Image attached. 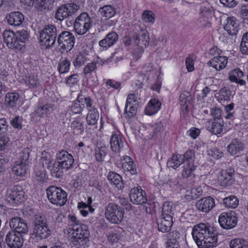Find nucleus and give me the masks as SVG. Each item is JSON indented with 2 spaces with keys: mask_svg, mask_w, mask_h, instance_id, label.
Segmentation results:
<instances>
[{
  "mask_svg": "<svg viewBox=\"0 0 248 248\" xmlns=\"http://www.w3.org/2000/svg\"><path fill=\"white\" fill-rule=\"evenodd\" d=\"M97 65H98V63L96 61H93L88 63L84 68L83 73L85 75L91 74L97 69Z\"/></svg>",
  "mask_w": 248,
  "mask_h": 248,
  "instance_id": "obj_55",
  "label": "nucleus"
},
{
  "mask_svg": "<svg viewBox=\"0 0 248 248\" xmlns=\"http://www.w3.org/2000/svg\"><path fill=\"white\" fill-rule=\"evenodd\" d=\"M83 103V97L81 95H78L77 99L71 106V110L75 114H80L84 108Z\"/></svg>",
  "mask_w": 248,
  "mask_h": 248,
  "instance_id": "obj_33",
  "label": "nucleus"
},
{
  "mask_svg": "<svg viewBox=\"0 0 248 248\" xmlns=\"http://www.w3.org/2000/svg\"><path fill=\"white\" fill-rule=\"evenodd\" d=\"M47 164V162H46ZM47 168L53 176L58 178L61 175V170L62 169L59 162L57 160H49L47 163Z\"/></svg>",
  "mask_w": 248,
  "mask_h": 248,
  "instance_id": "obj_31",
  "label": "nucleus"
},
{
  "mask_svg": "<svg viewBox=\"0 0 248 248\" xmlns=\"http://www.w3.org/2000/svg\"><path fill=\"white\" fill-rule=\"evenodd\" d=\"M11 231H14L17 234H26L29 231V227L27 222L20 217L12 218L9 222Z\"/></svg>",
  "mask_w": 248,
  "mask_h": 248,
  "instance_id": "obj_12",
  "label": "nucleus"
},
{
  "mask_svg": "<svg viewBox=\"0 0 248 248\" xmlns=\"http://www.w3.org/2000/svg\"><path fill=\"white\" fill-rule=\"evenodd\" d=\"M35 179L39 182H44L46 180V171L43 166H36L34 169Z\"/></svg>",
  "mask_w": 248,
  "mask_h": 248,
  "instance_id": "obj_39",
  "label": "nucleus"
},
{
  "mask_svg": "<svg viewBox=\"0 0 248 248\" xmlns=\"http://www.w3.org/2000/svg\"><path fill=\"white\" fill-rule=\"evenodd\" d=\"M26 84L30 88H34L39 86L40 82L37 76H30L25 80Z\"/></svg>",
  "mask_w": 248,
  "mask_h": 248,
  "instance_id": "obj_53",
  "label": "nucleus"
},
{
  "mask_svg": "<svg viewBox=\"0 0 248 248\" xmlns=\"http://www.w3.org/2000/svg\"><path fill=\"white\" fill-rule=\"evenodd\" d=\"M38 106L43 117L51 114L54 110V105H53L46 104L44 105H39Z\"/></svg>",
  "mask_w": 248,
  "mask_h": 248,
  "instance_id": "obj_54",
  "label": "nucleus"
},
{
  "mask_svg": "<svg viewBox=\"0 0 248 248\" xmlns=\"http://www.w3.org/2000/svg\"><path fill=\"white\" fill-rule=\"evenodd\" d=\"M223 203L227 207L235 208L238 204V200L235 196H231L224 198Z\"/></svg>",
  "mask_w": 248,
  "mask_h": 248,
  "instance_id": "obj_47",
  "label": "nucleus"
},
{
  "mask_svg": "<svg viewBox=\"0 0 248 248\" xmlns=\"http://www.w3.org/2000/svg\"><path fill=\"white\" fill-rule=\"evenodd\" d=\"M216 230L208 224L199 223L193 227L192 235L199 248H213L217 243Z\"/></svg>",
  "mask_w": 248,
  "mask_h": 248,
  "instance_id": "obj_1",
  "label": "nucleus"
},
{
  "mask_svg": "<svg viewBox=\"0 0 248 248\" xmlns=\"http://www.w3.org/2000/svg\"><path fill=\"white\" fill-rule=\"evenodd\" d=\"M224 6L230 8H234L236 6L238 1L236 0H219Z\"/></svg>",
  "mask_w": 248,
  "mask_h": 248,
  "instance_id": "obj_63",
  "label": "nucleus"
},
{
  "mask_svg": "<svg viewBox=\"0 0 248 248\" xmlns=\"http://www.w3.org/2000/svg\"><path fill=\"white\" fill-rule=\"evenodd\" d=\"M120 238L119 234L113 232H109L108 235V241L112 243L117 242Z\"/></svg>",
  "mask_w": 248,
  "mask_h": 248,
  "instance_id": "obj_64",
  "label": "nucleus"
},
{
  "mask_svg": "<svg viewBox=\"0 0 248 248\" xmlns=\"http://www.w3.org/2000/svg\"><path fill=\"white\" fill-rule=\"evenodd\" d=\"M88 54L85 52H79L76 58L73 62V65L76 67H80L86 62L89 61Z\"/></svg>",
  "mask_w": 248,
  "mask_h": 248,
  "instance_id": "obj_40",
  "label": "nucleus"
},
{
  "mask_svg": "<svg viewBox=\"0 0 248 248\" xmlns=\"http://www.w3.org/2000/svg\"><path fill=\"white\" fill-rule=\"evenodd\" d=\"M56 160L59 162L62 169L68 170L74 163L73 156L67 151L62 150L56 155Z\"/></svg>",
  "mask_w": 248,
  "mask_h": 248,
  "instance_id": "obj_13",
  "label": "nucleus"
},
{
  "mask_svg": "<svg viewBox=\"0 0 248 248\" xmlns=\"http://www.w3.org/2000/svg\"><path fill=\"white\" fill-rule=\"evenodd\" d=\"M182 163L184 164V157L182 155H173L170 160H169L167 165L169 167L174 169L178 168Z\"/></svg>",
  "mask_w": 248,
  "mask_h": 248,
  "instance_id": "obj_41",
  "label": "nucleus"
},
{
  "mask_svg": "<svg viewBox=\"0 0 248 248\" xmlns=\"http://www.w3.org/2000/svg\"><path fill=\"white\" fill-rule=\"evenodd\" d=\"M71 241L73 245L79 247L89 241L90 231L85 224L73 225Z\"/></svg>",
  "mask_w": 248,
  "mask_h": 248,
  "instance_id": "obj_4",
  "label": "nucleus"
},
{
  "mask_svg": "<svg viewBox=\"0 0 248 248\" xmlns=\"http://www.w3.org/2000/svg\"><path fill=\"white\" fill-rule=\"evenodd\" d=\"M9 162L8 156L5 154L0 155V171H3L6 168V165Z\"/></svg>",
  "mask_w": 248,
  "mask_h": 248,
  "instance_id": "obj_61",
  "label": "nucleus"
},
{
  "mask_svg": "<svg viewBox=\"0 0 248 248\" xmlns=\"http://www.w3.org/2000/svg\"><path fill=\"white\" fill-rule=\"evenodd\" d=\"M32 236L37 240L46 239L51 234L46 218L41 215H36L33 220Z\"/></svg>",
  "mask_w": 248,
  "mask_h": 248,
  "instance_id": "obj_3",
  "label": "nucleus"
},
{
  "mask_svg": "<svg viewBox=\"0 0 248 248\" xmlns=\"http://www.w3.org/2000/svg\"><path fill=\"white\" fill-rule=\"evenodd\" d=\"M123 167L124 170H127L132 175H135L137 173V169L134 162L129 164L123 163Z\"/></svg>",
  "mask_w": 248,
  "mask_h": 248,
  "instance_id": "obj_59",
  "label": "nucleus"
},
{
  "mask_svg": "<svg viewBox=\"0 0 248 248\" xmlns=\"http://www.w3.org/2000/svg\"><path fill=\"white\" fill-rule=\"evenodd\" d=\"M244 144L238 139L232 140L231 143L227 146L228 152L232 155H235L243 150Z\"/></svg>",
  "mask_w": 248,
  "mask_h": 248,
  "instance_id": "obj_26",
  "label": "nucleus"
},
{
  "mask_svg": "<svg viewBox=\"0 0 248 248\" xmlns=\"http://www.w3.org/2000/svg\"><path fill=\"white\" fill-rule=\"evenodd\" d=\"M207 129L213 134H220L223 130V122L221 119L209 121L206 124Z\"/></svg>",
  "mask_w": 248,
  "mask_h": 248,
  "instance_id": "obj_20",
  "label": "nucleus"
},
{
  "mask_svg": "<svg viewBox=\"0 0 248 248\" xmlns=\"http://www.w3.org/2000/svg\"><path fill=\"white\" fill-rule=\"evenodd\" d=\"M8 23L14 26H20L24 20L23 15L19 12H13L6 16Z\"/></svg>",
  "mask_w": 248,
  "mask_h": 248,
  "instance_id": "obj_25",
  "label": "nucleus"
},
{
  "mask_svg": "<svg viewBox=\"0 0 248 248\" xmlns=\"http://www.w3.org/2000/svg\"><path fill=\"white\" fill-rule=\"evenodd\" d=\"M71 127L73 133L75 135L81 134L84 130L83 122H81L78 120H75L72 122Z\"/></svg>",
  "mask_w": 248,
  "mask_h": 248,
  "instance_id": "obj_45",
  "label": "nucleus"
},
{
  "mask_svg": "<svg viewBox=\"0 0 248 248\" xmlns=\"http://www.w3.org/2000/svg\"><path fill=\"white\" fill-rule=\"evenodd\" d=\"M143 20L146 22L153 23L155 21V16L153 13L151 11H144L142 15Z\"/></svg>",
  "mask_w": 248,
  "mask_h": 248,
  "instance_id": "obj_58",
  "label": "nucleus"
},
{
  "mask_svg": "<svg viewBox=\"0 0 248 248\" xmlns=\"http://www.w3.org/2000/svg\"><path fill=\"white\" fill-rule=\"evenodd\" d=\"M218 223L224 229L228 230L234 228L237 223L235 213L233 211L222 213L218 217Z\"/></svg>",
  "mask_w": 248,
  "mask_h": 248,
  "instance_id": "obj_10",
  "label": "nucleus"
},
{
  "mask_svg": "<svg viewBox=\"0 0 248 248\" xmlns=\"http://www.w3.org/2000/svg\"><path fill=\"white\" fill-rule=\"evenodd\" d=\"M99 11L103 16L108 19L112 17L115 14V9L112 6L108 5L100 8Z\"/></svg>",
  "mask_w": 248,
  "mask_h": 248,
  "instance_id": "obj_43",
  "label": "nucleus"
},
{
  "mask_svg": "<svg viewBox=\"0 0 248 248\" xmlns=\"http://www.w3.org/2000/svg\"><path fill=\"white\" fill-rule=\"evenodd\" d=\"M63 5H65V9H67L66 10V12L69 16L78 11L79 8V6L74 3H67L63 4Z\"/></svg>",
  "mask_w": 248,
  "mask_h": 248,
  "instance_id": "obj_57",
  "label": "nucleus"
},
{
  "mask_svg": "<svg viewBox=\"0 0 248 248\" xmlns=\"http://www.w3.org/2000/svg\"><path fill=\"white\" fill-rule=\"evenodd\" d=\"M240 51L243 54L248 55V32L243 36L241 45Z\"/></svg>",
  "mask_w": 248,
  "mask_h": 248,
  "instance_id": "obj_51",
  "label": "nucleus"
},
{
  "mask_svg": "<svg viewBox=\"0 0 248 248\" xmlns=\"http://www.w3.org/2000/svg\"><path fill=\"white\" fill-rule=\"evenodd\" d=\"M174 208L172 202H164L162 206V217L167 219H172Z\"/></svg>",
  "mask_w": 248,
  "mask_h": 248,
  "instance_id": "obj_29",
  "label": "nucleus"
},
{
  "mask_svg": "<svg viewBox=\"0 0 248 248\" xmlns=\"http://www.w3.org/2000/svg\"><path fill=\"white\" fill-rule=\"evenodd\" d=\"M58 49L61 53L70 51L75 44V37L71 32H62L58 39Z\"/></svg>",
  "mask_w": 248,
  "mask_h": 248,
  "instance_id": "obj_8",
  "label": "nucleus"
},
{
  "mask_svg": "<svg viewBox=\"0 0 248 248\" xmlns=\"http://www.w3.org/2000/svg\"><path fill=\"white\" fill-rule=\"evenodd\" d=\"M150 37L148 32H140L134 36V42L136 44L143 45L144 47L148 46Z\"/></svg>",
  "mask_w": 248,
  "mask_h": 248,
  "instance_id": "obj_34",
  "label": "nucleus"
},
{
  "mask_svg": "<svg viewBox=\"0 0 248 248\" xmlns=\"http://www.w3.org/2000/svg\"><path fill=\"white\" fill-rule=\"evenodd\" d=\"M5 242L9 248H21L24 239L21 234L18 235L14 231H9L6 235Z\"/></svg>",
  "mask_w": 248,
  "mask_h": 248,
  "instance_id": "obj_14",
  "label": "nucleus"
},
{
  "mask_svg": "<svg viewBox=\"0 0 248 248\" xmlns=\"http://www.w3.org/2000/svg\"><path fill=\"white\" fill-rule=\"evenodd\" d=\"M203 193L202 189L200 186L190 188L186 190L185 194V198L188 200L195 199L201 196Z\"/></svg>",
  "mask_w": 248,
  "mask_h": 248,
  "instance_id": "obj_35",
  "label": "nucleus"
},
{
  "mask_svg": "<svg viewBox=\"0 0 248 248\" xmlns=\"http://www.w3.org/2000/svg\"><path fill=\"white\" fill-rule=\"evenodd\" d=\"M28 166L25 164L20 163L15 165L12 168V170L14 173L17 176H23L27 173Z\"/></svg>",
  "mask_w": 248,
  "mask_h": 248,
  "instance_id": "obj_44",
  "label": "nucleus"
},
{
  "mask_svg": "<svg viewBox=\"0 0 248 248\" xmlns=\"http://www.w3.org/2000/svg\"><path fill=\"white\" fill-rule=\"evenodd\" d=\"M244 76V73L239 68H236L230 71L229 73V79L231 82H235L240 85L246 84V81L241 79Z\"/></svg>",
  "mask_w": 248,
  "mask_h": 248,
  "instance_id": "obj_23",
  "label": "nucleus"
},
{
  "mask_svg": "<svg viewBox=\"0 0 248 248\" xmlns=\"http://www.w3.org/2000/svg\"><path fill=\"white\" fill-rule=\"evenodd\" d=\"M129 198L134 204L143 205L147 202L146 194L140 186L133 187L130 190Z\"/></svg>",
  "mask_w": 248,
  "mask_h": 248,
  "instance_id": "obj_11",
  "label": "nucleus"
},
{
  "mask_svg": "<svg viewBox=\"0 0 248 248\" xmlns=\"http://www.w3.org/2000/svg\"><path fill=\"white\" fill-rule=\"evenodd\" d=\"M31 151L29 148H25L21 152L20 160L21 163L28 166Z\"/></svg>",
  "mask_w": 248,
  "mask_h": 248,
  "instance_id": "obj_52",
  "label": "nucleus"
},
{
  "mask_svg": "<svg viewBox=\"0 0 248 248\" xmlns=\"http://www.w3.org/2000/svg\"><path fill=\"white\" fill-rule=\"evenodd\" d=\"M118 35L116 32H110L105 38L101 40L99 44L100 46L108 47L112 46L117 41Z\"/></svg>",
  "mask_w": 248,
  "mask_h": 248,
  "instance_id": "obj_28",
  "label": "nucleus"
},
{
  "mask_svg": "<svg viewBox=\"0 0 248 248\" xmlns=\"http://www.w3.org/2000/svg\"><path fill=\"white\" fill-rule=\"evenodd\" d=\"M110 147L112 151L115 153L120 152L124 147V142L119 135L113 134L110 139Z\"/></svg>",
  "mask_w": 248,
  "mask_h": 248,
  "instance_id": "obj_24",
  "label": "nucleus"
},
{
  "mask_svg": "<svg viewBox=\"0 0 248 248\" xmlns=\"http://www.w3.org/2000/svg\"><path fill=\"white\" fill-rule=\"evenodd\" d=\"M200 15L203 20L207 22V24L210 25V20L213 15L212 10L205 7H202Z\"/></svg>",
  "mask_w": 248,
  "mask_h": 248,
  "instance_id": "obj_46",
  "label": "nucleus"
},
{
  "mask_svg": "<svg viewBox=\"0 0 248 248\" xmlns=\"http://www.w3.org/2000/svg\"><path fill=\"white\" fill-rule=\"evenodd\" d=\"M3 36L7 46L16 50L24 49V41L29 37L28 32H3Z\"/></svg>",
  "mask_w": 248,
  "mask_h": 248,
  "instance_id": "obj_2",
  "label": "nucleus"
},
{
  "mask_svg": "<svg viewBox=\"0 0 248 248\" xmlns=\"http://www.w3.org/2000/svg\"><path fill=\"white\" fill-rule=\"evenodd\" d=\"M137 100L134 94H129L127 98L124 108V113L128 118L134 116L137 111Z\"/></svg>",
  "mask_w": 248,
  "mask_h": 248,
  "instance_id": "obj_18",
  "label": "nucleus"
},
{
  "mask_svg": "<svg viewBox=\"0 0 248 248\" xmlns=\"http://www.w3.org/2000/svg\"><path fill=\"white\" fill-rule=\"evenodd\" d=\"M158 230L162 232H168L170 230L173 224L172 219L161 217L157 221Z\"/></svg>",
  "mask_w": 248,
  "mask_h": 248,
  "instance_id": "obj_32",
  "label": "nucleus"
},
{
  "mask_svg": "<svg viewBox=\"0 0 248 248\" xmlns=\"http://www.w3.org/2000/svg\"><path fill=\"white\" fill-rule=\"evenodd\" d=\"M195 205L199 211L207 213L215 206V199L211 196L202 198L197 202Z\"/></svg>",
  "mask_w": 248,
  "mask_h": 248,
  "instance_id": "obj_15",
  "label": "nucleus"
},
{
  "mask_svg": "<svg viewBox=\"0 0 248 248\" xmlns=\"http://www.w3.org/2000/svg\"><path fill=\"white\" fill-rule=\"evenodd\" d=\"M26 195L21 186L16 185L7 189L5 200L11 204H18L26 200Z\"/></svg>",
  "mask_w": 248,
  "mask_h": 248,
  "instance_id": "obj_7",
  "label": "nucleus"
},
{
  "mask_svg": "<svg viewBox=\"0 0 248 248\" xmlns=\"http://www.w3.org/2000/svg\"><path fill=\"white\" fill-rule=\"evenodd\" d=\"M66 10L65 5H62L57 9L55 15V18L60 21H62L69 17V16L66 12Z\"/></svg>",
  "mask_w": 248,
  "mask_h": 248,
  "instance_id": "obj_48",
  "label": "nucleus"
},
{
  "mask_svg": "<svg viewBox=\"0 0 248 248\" xmlns=\"http://www.w3.org/2000/svg\"><path fill=\"white\" fill-rule=\"evenodd\" d=\"M107 154V148L105 146L97 147L95 149V157L99 162L103 161Z\"/></svg>",
  "mask_w": 248,
  "mask_h": 248,
  "instance_id": "obj_49",
  "label": "nucleus"
},
{
  "mask_svg": "<svg viewBox=\"0 0 248 248\" xmlns=\"http://www.w3.org/2000/svg\"><path fill=\"white\" fill-rule=\"evenodd\" d=\"M183 157H184V166L182 175L184 177L187 178L192 175L195 169L194 151L193 150H187L183 155Z\"/></svg>",
  "mask_w": 248,
  "mask_h": 248,
  "instance_id": "obj_9",
  "label": "nucleus"
},
{
  "mask_svg": "<svg viewBox=\"0 0 248 248\" xmlns=\"http://www.w3.org/2000/svg\"><path fill=\"white\" fill-rule=\"evenodd\" d=\"M180 179L175 176H170L169 177L167 184H168L170 187L172 188H178L179 185Z\"/></svg>",
  "mask_w": 248,
  "mask_h": 248,
  "instance_id": "obj_60",
  "label": "nucleus"
},
{
  "mask_svg": "<svg viewBox=\"0 0 248 248\" xmlns=\"http://www.w3.org/2000/svg\"><path fill=\"white\" fill-rule=\"evenodd\" d=\"M229 245L230 248H248V242L242 238L232 239Z\"/></svg>",
  "mask_w": 248,
  "mask_h": 248,
  "instance_id": "obj_42",
  "label": "nucleus"
},
{
  "mask_svg": "<svg viewBox=\"0 0 248 248\" xmlns=\"http://www.w3.org/2000/svg\"><path fill=\"white\" fill-rule=\"evenodd\" d=\"M224 28L226 31H238L241 29L238 21L234 17L228 18L227 23Z\"/></svg>",
  "mask_w": 248,
  "mask_h": 248,
  "instance_id": "obj_36",
  "label": "nucleus"
},
{
  "mask_svg": "<svg viewBox=\"0 0 248 248\" xmlns=\"http://www.w3.org/2000/svg\"><path fill=\"white\" fill-rule=\"evenodd\" d=\"M19 99V94L16 92L8 93L4 98V104L7 108H14Z\"/></svg>",
  "mask_w": 248,
  "mask_h": 248,
  "instance_id": "obj_22",
  "label": "nucleus"
},
{
  "mask_svg": "<svg viewBox=\"0 0 248 248\" xmlns=\"http://www.w3.org/2000/svg\"><path fill=\"white\" fill-rule=\"evenodd\" d=\"M228 63V59L224 56H215L210 60L207 64L214 68L216 70L219 71L224 68Z\"/></svg>",
  "mask_w": 248,
  "mask_h": 248,
  "instance_id": "obj_21",
  "label": "nucleus"
},
{
  "mask_svg": "<svg viewBox=\"0 0 248 248\" xmlns=\"http://www.w3.org/2000/svg\"><path fill=\"white\" fill-rule=\"evenodd\" d=\"M122 208L115 203H109L106 207L105 217L111 223L119 224L124 217Z\"/></svg>",
  "mask_w": 248,
  "mask_h": 248,
  "instance_id": "obj_6",
  "label": "nucleus"
},
{
  "mask_svg": "<svg viewBox=\"0 0 248 248\" xmlns=\"http://www.w3.org/2000/svg\"><path fill=\"white\" fill-rule=\"evenodd\" d=\"M114 22L112 20L108 19L105 20L101 27L100 30L101 31H105V30H110L113 29L112 27L113 26Z\"/></svg>",
  "mask_w": 248,
  "mask_h": 248,
  "instance_id": "obj_62",
  "label": "nucleus"
},
{
  "mask_svg": "<svg viewBox=\"0 0 248 248\" xmlns=\"http://www.w3.org/2000/svg\"><path fill=\"white\" fill-rule=\"evenodd\" d=\"M235 171L232 168L225 170H222L219 181L223 186H232L234 182Z\"/></svg>",
  "mask_w": 248,
  "mask_h": 248,
  "instance_id": "obj_16",
  "label": "nucleus"
},
{
  "mask_svg": "<svg viewBox=\"0 0 248 248\" xmlns=\"http://www.w3.org/2000/svg\"><path fill=\"white\" fill-rule=\"evenodd\" d=\"M70 66V62L67 59L60 60L58 63V71L61 74L66 73L69 71Z\"/></svg>",
  "mask_w": 248,
  "mask_h": 248,
  "instance_id": "obj_50",
  "label": "nucleus"
},
{
  "mask_svg": "<svg viewBox=\"0 0 248 248\" xmlns=\"http://www.w3.org/2000/svg\"><path fill=\"white\" fill-rule=\"evenodd\" d=\"M87 31L91 29L92 26L91 19L86 13H81L76 19L74 23V29L75 31L80 30L81 27Z\"/></svg>",
  "mask_w": 248,
  "mask_h": 248,
  "instance_id": "obj_17",
  "label": "nucleus"
},
{
  "mask_svg": "<svg viewBox=\"0 0 248 248\" xmlns=\"http://www.w3.org/2000/svg\"><path fill=\"white\" fill-rule=\"evenodd\" d=\"M98 119L99 113L96 108L93 107L91 109H89L86 117L87 124L89 125H94L96 124Z\"/></svg>",
  "mask_w": 248,
  "mask_h": 248,
  "instance_id": "obj_37",
  "label": "nucleus"
},
{
  "mask_svg": "<svg viewBox=\"0 0 248 248\" xmlns=\"http://www.w3.org/2000/svg\"><path fill=\"white\" fill-rule=\"evenodd\" d=\"M107 178L110 183L114 185L118 189H122L124 188L122 177L118 173L111 171L108 173Z\"/></svg>",
  "mask_w": 248,
  "mask_h": 248,
  "instance_id": "obj_30",
  "label": "nucleus"
},
{
  "mask_svg": "<svg viewBox=\"0 0 248 248\" xmlns=\"http://www.w3.org/2000/svg\"><path fill=\"white\" fill-rule=\"evenodd\" d=\"M161 103L157 99H151L145 109V113L148 115L155 114L160 108Z\"/></svg>",
  "mask_w": 248,
  "mask_h": 248,
  "instance_id": "obj_27",
  "label": "nucleus"
},
{
  "mask_svg": "<svg viewBox=\"0 0 248 248\" xmlns=\"http://www.w3.org/2000/svg\"><path fill=\"white\" fill-rule=\"evenodd\" d=\"M42 118H43V115L39 106H37L34 111L31 114V120L34 123H37Z\"/></svg>",
  "mask_w": 248,
  "mask_h": 248,
  "instance_id": "obj_56",
  "label": "nucleus"
},
{
  "mask_svg": "<svg viewBox=\"0 0 248 248\" xmlns=\"http://www.w3.org/2000/svg\"><path fill=\"white\" fill-rule=\"evenodd\" d=\"M192 100V96L188 92H184L181 94L179 97L180 104L182 109L187 111L188 104H190Z\"/></svg>",
  "mask_w": 248,
  "mask_h": 248,
  "instance_id": "obj_38",
  "label": "nucleus"
},
{
  "mask_svg": "<svg viewBox=\"0 0 248 248\" xmlns=\"http://www.w3.org/2000/svg\"><path fill=\"white\" fill-rule=\"evenodd\" d=\"M56 36V32H40L39 38L41 45L46 49L51 47L55 43Z\"/></svg>",
  "mask_w": 248,
  "mask_h": 248,
  "instance_id": "obj_19",
  "label": "nucleus"
},
{
  "mask_svg": "<svg viewBox=\"0 0 248 248\" xmlns=\"http://www.w3.org/2000/svg\"><path fill=\"white\" fill-rule=\"evenodd\" d=\"M47 197L53 204L63 206L67 202V194L60 187L49 186L46 190Z\"/></svg>",
  "mask_w": 248,
  "mask_h": 248,
  "instance_id": "obj_5",
  "label": "nucleus"
}]
</instances>
